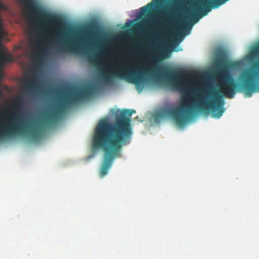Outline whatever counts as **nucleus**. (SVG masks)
Returning a JSON list of instances; mask_svg holds the SVG:
<instances>
[{
	"mask_svg": "<svg viewBox=\"0 0 259 259\" xmlns=\"http://www.w3.org/2000/svg\"><path fill=\"white\" fill-rule=\"evenodd\" d=\"M216 66L218 67L217 76L219 79L217 90L212 88L201 92V97L196 104L190 102V95L194 88L187 83L190 73L184 70H171L167 69L164 72L173 88L185 93L181 105L173 109H165L161 115L171 117L179 125H184L192 115L194 108L202 112L210 111L213 117L219 118L225 111L224 108V97L232 99L237 90L238 85L229 72V69L235 67L237 63L228 62L224 54L221 52L217 57Z\"/></svg>",
	"mask_w": 259,
	"mask_h": 259,
	"instance_id": "obj_1",
	"label": "nucleus"
},
{
	"mask_svg": "<svg viewBox=\"0 0 259 259\" xmlns=\"http://www.w3.org/2000/svg\"><path fill=\"white\" fill-rule=\"evenodd\" d=\"M134 110H123L114 123L105 119L98 124L93 138V147L103 149L105 152L100 174L104 177L108 172L114 159L118 156L123 145L130 143L133 132L131 116Z\"/></svg>",
	"mask_w": 259,
	"mask_h": 259,
	"instance_id": "obj_2",
	"label": "nucleus"
},
{
	"mask_svg": "<svg viewBox=\"0 0 259 259\" xmlns=\"http://www.w3.org/2000/svg\"><path fill=\"white\" fill-rule=\"evenodd\" d=\"M91 61L98 65L101 76L104 80L111 81L114 78L125 79L134 83L136 88L139 90L145 73L143 68H141L136 65L130 66L123 61L114 63L113 65H106L103 66L97 63L98 59L94 57H91Z\"/></svg>",
	"mask_w": 259,
	"mask_h": 259,
	"instance_id": "obj_3",
	"label": "nucleus"
},
{
	"mask_svg": "<svg viewBox=\"0 0 259 259\" xmlns=\"http://www.w3.org/2000/svg\"><path fill=\"white\" fill-rule=\"evenodd\" d=\"M27 4L30 11L34 13L38 19L47 22L50 24H53L57 27L58 31L59 32L56 38L60 40L64 45V47H61L60 50H66L73 51L76 47L72 44L68 43L64 39V34L63 30L61 31V26L62 23L61 18L58 16L51 14L40 8L35 2L34 0H23Z\"/></svg>",
	"mask_w": 259,
	"mask_h": 259,
	"instance_id": "obj_4",
	"label": "nucleus"
},
{
	"mask_svg": "<svg viewBox=\"0 0 259 259\" xmlns=\"http://www.w3.org/2000/svg\"><path fill=\"white\" fill-rule=\"evenodd\" d=\"M92 93L91 89H83L60 100L57 105L47 115L46 117V121L49 123L56 121L60 116L63 111L70 104L85 98L91 95Z\"/></svg>",
	"mask_w": 259,
	"mask_h": 259,
	"instance_id": "obj_5",
	"label": "nucleus"
},
{
	"mask_svg": "<svg viewBox=\"0 0 259 259\" xmlns=\"http://www.w3.org/2000/svg\"><path fill=\"white\" fill-rule=\"evenodd\" d=\"M256 76V73L249 69L243 71L239 76V79L242 81L240 84V89L245 92L247 97H250L256 91V87L254 82V77Z\"/></svg>",
	"mask_w": 259,
	"mask_h": 259,
	"instance_id": "obj_6",
	"label": "nucleus"
},
{
	"mask_svg": "<svg viewBox=\"0 0 259 259\" xmlns=\"http://www.w3.org/2000/svg\"><path fill=\"white\" fill-rule=\"evenodd\" d=\"M38 80L36 78L28 79L25 83L24 89L26 91H34L38 88Z\"/></svg>",
	"mask_w": 259,
	"mask_h": 259,
	"instance_id": "obj_7",
	"label": "nucleus"
},
{
	"mask_svg": "<svg viewBox=\"0 0 259 259\" xmlns=\"http://www.w3.org/2000/svg\"><path fill=\"white\" fill-rule=\"evenodd\" d=\"M160 0H153L151 3L142 7L140 11V14L142 16L146 15L152 9L154 3H158Z\"/></svg>",
	"mask_w": 259,
	"mask_h": 259,
	"instance_id": "obj_8",
	"label": "nucleus"
},
{
	"mask_svg": "<svg viewBox=\"0 0 259 259\" xmlns=\"http://www.w3.org/2000/svg\"><path fill=\"white\" fill-rule=\"evenodd\" d=\"M1 59L3 62H11L12 61V58L10 55H3L1 56Z\"/></svg>",
	"mask_w": 259,
	"mask_h": 259,
	"instance_id": "obj_9",
	"label": "nucleus"
},
{
	"mask_svg": "<svg viewBox=\"0 0 259 259\" xmlns=\"http://www.w3.org/2000/svg\"><path fill=\"white\" fill-rule=\"evenodd\" d=\"M84 32L87 34V36L88 38H90L92 36L93 33V30L92 27H89L85 29Z\"/></svg>",
	"mask_w": 259,
	"mask_h": 259,
	"instance_id": "obj_10",
	"label": "nucleus"
},
{
	"mask_svg": "<svg viewBox=\"0 0 259 259\" xmlns=\"http://www.w3.org/2000/svg\"><path fill=\"white\" fill-rule=\"evenodd\" d=\"M40 30L44 33H48L49 32V29L48 28V25L46 24H42L39 27Z\"/></svg>",
	"mask_w": 259,
	"mask_h": 259,
	"instance_id": "obj_11",
	"label": "nucleus"
},
{
	"mask_svg": "<svg viewBox=\"0 0 259 259\" xmlns=\"http://www.w3.org/2000/svg\"><path fill=\"white\" fill-rule=\"evenodd\" d=\"M83 43L86 45H91L92 44V42L91 41L90 39H87L85 41H83Z\"/></svg>",
	"mask_w": 259,
	"mask_h": 259,
	"instance_id": "obj_12",
	"label": "nucleus"
},
{
	"mask_svg": "<svg viewBox=\"0 0 259 259\" xmlns=\"http://www.w3.org/2000/svg\"><path fill=\"white\" fill-rule=\"evenodd\" d=\"M163 16H165L166 18H168L169 17L170 15L168 12H166L164 13Z\"/></svg>",
	"mask_w": 259,
	"mask_h": 259,
	"instance_id": "obj_13",
	"label": "nucleus"
},
{
	"mask_svg": "<svg viewBox=\"0 0 259 259\" xmlns=\"http://www.w3.org/2000/svg\"><path fill=\"white\" fill-rule=\"evenodd\" d=\"M255 52L259 53V45L255 48Z\"/></svg>",
	"mask_w": 259,
	"mask_h": 259,
	"instance_id": "obj_14",
	"label": "nucleus"
},
{
	"mask_svg": "<svg viewBox=\"0 0 259 259\" xmlns=\"http://www.w3.org/2000/svg\"><path fill=\"white\" fill-rule=\"evenodd\" d=\"M255 68L256 69H258V66H259V61L255 64Z\"/></svg>",
	"mask_w": 259,
	"mask_h": 259,
	"instance_id": "obj_15",
	"label": "nucleus"
},
{
	"mask_svg": "<svg viewBox=\"0 0 259 259\" xmlns=\"http://www.w3.org/2000/svg\"><path fill=\"white\" fill-rule=\"evenodd\" d=\"M5 7V6L2 4L1 3H0V8H2V9H4Z\"/></svg>",
	"mask_w": 259,
	"mask_h": 259,
	"instance_id": "obj_16",
	"label": "nucleus"
},
{
	"mask_svg": "<svg viewBox=\"0 0 259 259\" xmlns=\"http://www.w3.org/2000/svg\"><path fill=\"white\" fill-rule=\"evenodd\" d=\"M258 90L259 91V83H258Z\"/></svg>",
	"mask_w": 259,
	"mask_h": 259,
	"instance_id": "obj_17",
	"label": "nucleus"
}]
</instances>
